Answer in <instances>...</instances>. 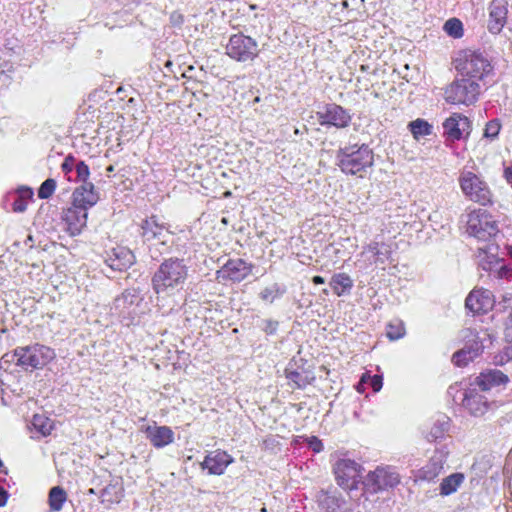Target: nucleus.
<instances>
[{
  "mask_svg": "<svg viewBox=\"0 0 512 512\" xmlns=\"http://www.w3.org/2000/svg\"><path fill=\"white\" fill-rule=\"evenodd\" d=\"M188 276L184 260L169 258L162 262L152 277L154 292L160 295H173L182 288Z\"/></svg>",
  "mask_w": 512,
  "mask_h": 512,
  "instance_id": "obj_1",
  "label": "nucleus"
},
{
  "mask_svg": "<svg viewBox=\"0 0 512 512\" xmlns=\"http://www.w3.org/2000/svg\"><path fill=\"white\" fill-rule=\"evenodd\" d=\"M374 162L372 150L365 144L352 145L340 149L337 153V163L342 172L356 175L371 167Z\"/></svg>",
  "mask_w": 512,
  "mask_h": 512,
  "instance_id": "obj_2",
  "label": "nucleus"
},
{
  "mask_svg": "<svg viewBox=\"0 0 512 512\" xmlns=\"http://www.w3.org/2000/svg\"><path fill=\"white\" fill-rule=\"evenodd\" d=\"M456 61V68L461 75L477 82L483 80L493 71L490 59L479 50H465L460 53Z\"/></svg>",
  "mask_w": 512,
  "mask_h": 512,
  "instance_id": "obj_3",
  "label": "nucleus"
},
{
  "mask_svg": "<svg viewBox=\"0 0 512 512\" xmlns=\"http://www.w3.org/2000/svg\"><path fill=\"white\" fill-rule=\"evenodd\" d=\"M458 183L462 193L468 200L480 205L491 203L492 192L481 175L463 168L459 173Z\"/></svg>",
  "mask_w": 512,
  "mask_h": 512,
  "instance_id": "obj_4",
  "label": "nucleus"
},
{
  "mask_svg": "<svg viewBox=\"0 0 512 512\" xmlns=\"http://www.w3.org/2000/svg\"><path fill=\"white\" fill-rule=\"evenodd\" d=\"M480 95V85L476 80L463 76L454 80L445 89V100L451 104H473Z\"/></svg>",
  "mask_w": 512,
  "mask_h": 512,
  "instance_id": "obj_5",
  "label": "nucleus"
},
{
  "mask_svg": "<svg viewBox=\"0 0 512 512\" xmlns=\"http://www.w3.org/2000/svg\"><path fill=\"white\" fill-rule=\"evenodd\" d=\"M467 217L468 234L479 240L486 241L499 231L496 221L485 210H473Z\"/></svg>",
  "mask_w": 512,
  "mask_h": 512,
  "instance_id": "obj_6",
  "label": "nucleus"
},
{
  "mask_svg": "<svg viewBox=\"0 0 512 512\" xmlns=\"http://www.w3.org/2000/svg\"><path fill=\"white\" fill-rule=\"evenodd\" d=\"M19 354L18 366L25 370L40 369L55 357L51 348L40 344L19 347Z\"/></svg>",
  "mask_w": 512,
  "mask_h": 512,
  "instance_id": "obj_7",
  "label": "nucleus"
},
{
  "mask_svg": "<svg viewBox=\"0 0 512 512\" xmlns=\"http://www.w3.org/2000/svg\"><path fill=\"white\" fill-rule=\"evenodd\" d=\"M226 54L239 62L251 61L258 55V44L242 33L234 34L226 45Z\"/></svg>",
  "mask_w": 512,
  "mask_h": 512,
  "instance_id": "obj_8",
  "label": "nucleus"
},
{
  "mask_svg": "<svg viewBox=\"0 0 512 512\" xmlns=\"http://www.w3.org/2000/svg\"><path fill=\"white\" fill-rule=\"evenodd\" d=\"M142 301L143 297L138 289H126L114 299L110 307L111 314L123 319L133 318Z\"/></svg>",
  "mask_w": 512,
  "mask_h": 512,
  "instance_id": "obj_9",
  "label": "nucleus"
},
{
  "mask_svg": "<svg viewBox=\"0 0 512 512\" xmlns=\"http://www.w3.org/2000/svg\"><path fill=\"white\" fill-rule=\"evenodd\" d=\"M334 474L340 487L345 490L357 488L361 481V466L354 460L342 458L334 464Z\"/></svg>",
  "mask_w": 512,
  "mask_h": 512,
  "instance_id": "obj_10",
  "label": "nucleus"
},
{
  "mask_svg": "<svg viewBox=\"0 0 512 512\" xmlns=\"http://www.w3.org/2000/svg\"><path fill=\"white\" fill-rule=\"evenodd\" d=\"M364 483L370 490L377 492L397 486L400 483V475L393 467H378L368 473Z\"/></svg>",
  "mask_w": 512,
  "mask_h": 512,
  "instance_id": "obj_11",
  "label": "nucleus"
},
{
  "mask_svg": "<svg viewBox=\"0 0 512 512\" xmlns=\"http://www.w3.org/2000/svg\"><path fill=\"white\" fill-rule=\"evenodd\" d=\"M476 386H471L463 393L462 404L475 417H481L488 411L494 410L497 405L489 402L486 397L477 392Z\"/></svg>",
  "mask_w": 512,
  "mask_h": 512,
  "instance_id": "obj_12",
  "label": "nucleus"
},
{
  "mask_svg": "<svg viewBox=\"0 0 512 512\" xmlns=\"http://www.w3.org/2000/svg\"><path fill=\"white\" fill-rule=\"evenodd\" d=\"M321 125H333L337 128H345L351 121L350 113L342 106L328 104L323 111L317 112Z\"/></svg>",
  "mask_w": 512,
  "mask_h": 512,
  "instance_id": "obj_13",
  "label": "nucleus"
},
{
  "mask_svg": "<svg viewBox=\"0 0 512 512\" xmlns=\"http://www.w3.org/2000/svg\"><path fill=\"white\" fill-rule=\"evenodd\" d=\"M140 227L142 230L141 235L145 242L158 240L163 245L167 243V237L170 234L168 226L160 222L156 216L144 219Z\"/></svg>",
  "mask_w": 512,
  "mask_h": 512,
  "instance_id": "obj_14",
  "label": "nucleus"
},
{
  "mask_svg": "<svg viewBox=\"0 0 512 512\" xmlns=\"http://www.w3.org/2000/svg\"><path fill=\"white\" fill-rule=\"evenodd\" d=\"M251 273L249 266L242 259L229 260L218 272L219 281L241 282Z\"/></svg>",
  "mask_w": 512,
  "mask_h": 512,
  "instance_id": "obj_15",
  "label": "nucleus"
},
{
  "mask_svg": "<svg viewBox=\"0 0 512 512\" xmlns=\"http://www.w3.org/2000/svg\"><path fill=\"white\" fill-rule=\"evenodd\" d=\"M370 254L368 260L376 266H384L392 261V246L383 241L373 240L363 247L361 255Z\"/></svg>",
  "mask_w": 512,
  "mask_h": 512,
  "instance_id": "obj_16",
  "label": "nucleus"
},
{
  "mask_svg": "<svg viewBox=\"0 0 512 512\" xmlns=\"http://www.w3.org/2000/svg\"><path fill=\"white\" fill-rule=\"evenodd\" d=\"M234 459L227 452L217 449L209 452L200 466L207 469L211 475H222L226 468L233 463Z\"/></svg>",
  "mask_w": 512,
  "mask_h": 512,
  "instance_id": "obj_17",
  "label": "nucleus"
},
{
  "mask_svg": "<svg viewBox=\"0 0 512 512\" xmlns=\"http://www.w3.org/2000/svg\"><path fill=\"white\" fill-rule=\"evenodd\" d=\"M462 333L465 340V347H468L470 350V359L478 357L484 348L487 347V344L492 343L491 336L486 330L478 332L469 328L465 329Z\"/></svg>",
  "mask_w": 512,
  "mask_h": 512,
  "instance_id": "obj_18",
  "label": "nucleus"
},
{
  "mask_svg": "<svg viewBox=\"0 0 512 512\" xmlns=\"http://www.w3.org/2000/svg\"><path fill=\"white\" fill-rule=\"evenodd\" d=\"M62 221L65 224V230L71 236L78 235L86 226L87 211L72 205L63 211Z\"/></svg>",
  "mask_w": 512,
  "mask_h": 512,
  "instance_id": "obj_19",
  "label": "nucleus"
},
{
  "mask_svg": "<svg viewBox=\"0 0 512 512\" xmlns=\"http://www.w3.org/2000/svg\"><path fill=\"white\" fill-rule=\"evenodd\" d=\"M444 135L450 140H459L470 132V121L467 117L454 113L443 123Z\"/></svg>",
  "mask_w": 512,
  "mask_h": 512,
  "instance_id": "obj_20",
  "label": "nucleus"
},
{
  "mask_svg": "<svg viewBox=\"0 0 512 512\" xmlns=\"http://www.w3.org/2000/svg\"><path fill=\"white\" fill-rule=\"evenodd\" d=\"M507 1L493 0L489 6L488 30L492 34H499L507 20Z\"/></svg>",
  "mask_w": 512,
  "mask_h": 512,
  "instance_id": "obj_21",
  "label": "nucleus"
},
{
  "mask_svg": "<svg viewBox=\"0 0 512 512\" xmlns=\"http://www.w3.org/2000/svg\"><path fill=\"white\" fill-rule=\"evenodd\" d=\"M465 305L473 313H485L493 308L494 299L489 290L475 289L467 296Z\"/></svg>",
  "mask_w": 512,
  "mask_h": 512,
  "instance_id": "obj_22",
  "label": "nucleus"
},
{
  "mask_svg": "<svg viewBox=\"0 0 512 512\" xmlns=\"http://www.w3.org/2000/svg\"><path fill=\"white\" fill-rule=\"evenodd\" d=\"M509 382V377L502 371L490 369L480 373L471 386H476L482 391H489L494 387L505 386Z\"/></svg>",
  "mask_w": 512,
  "mask_h": 512,
  "instance_id": "obj_23",
  "label": "nucleus"
},
{
  "mask_svg": "<svg viewBox=\"0 0 512 512\" xmlns=\"http://www.w3.org/2000/svg\"><path fill=\"white\" fill-rule=\"evenodd\" d=\"M146 438L155 448H163L174 442V432L168 426L147 425L143 427Z\"/></svg>",
  "mask_w": 512,
  "mask_h": 512,
  "instance_id": "obj_24",
  "label": "nucleus"
},
{
  "mask_svg": "<svg viewBox=\"0 0 512 512\" xmlns=\"http://www.w3.org/2000/svg\"><path fill=\"white\" fill-rule=\"evenodd\" d=\"M98 200L99 196L94 189V185L91 182H85L73 192L72 205L87 211L90 207L94 206Z\"/></svg>",
  "mask_w": 512,
  "mask_h": 512,
  "instance_id": "obj_25",
  "label": "nucleus"
},
{
  "mask_svg": "<svg viewBox=\"0 0 512 512\" xmlns=\"http://www.w3.org/2000/svg\"><path fill=\"white\" fill-rule=\"evenodd\" d=\"M499 247L496 244L488 243L477 248L476 258L483 270L492 271L499 265L501 259L498 256Z\"/></svg>",
  "mask_w": 512,
  "mask_h": 512,
  "instance_id": "obj_26",
  "label": "nucleus"
},
{
  "mask_svg": "<svg viewBox=\"0 0 512 512\" xmlns=\"http://www.w3.org/2000/svg\"><path fill=\"white\" fill-rule=\"evenodd\" d=\"M451 428V420L445 414L437 415L425 434L428 442L442 441L448 436Z\"/></svg>",
  "mask_w": 512,
  "mask_h": 512,
  "instance_id": "obj_27",
  "label": "nucleus"
},
{
  "mask_svg": "<svg viewBox=\"0 0 512 512\" xmlns=\"http://www.w3.org/2000/svg\"><path fill=\"white\" fill-rule=\"evenodd\" d=\"M133 253L125 247H117L111 251L106 259L107 265L117 271L129 268L134 263Z\"/></svg>",
  "mask_w": 512,
  "mask_h": 512,
  "instance_id": "obj_28",
  "label": "nucleus"
},
{
  "mask_svg": "<svg viewBox=\"0 0 512 512\" xmlns=\"http://www.w3.org/2000/svg\"><path fill=\"white\" fill-rule=\"evenodd\" d=\"M444 455H434L418 472V478L426 481L434 480L443 470Z\"/></svg>",
  "mask_w": 512,
  "mask_h": 512,
  "instance_id": "obj_29",
  "label": "nucleus"
},
{
  "mask_svg": "<svg viewBox=\"0 0 512 512\" xmlns=\"http://www.w3.org/2000/svg\"><path fill=\"white\" fill-rule=\"evenodd\" d=\"M329 284L333 292L337 296H341L351 290L353 286V280L346 273H338L333 275Z\"/></svg>",
  "mask_w": 512,
  "mask_h": 512,
  "instance_id": "obj_30",
  "label": "nucleus"
},
{
  "mask_svg": "<svg viewBox=\"0 0 512 512\" xmlns=\"http://www.w3.org/2000/svg\"><path fill=\"white\" fill-rule=\"evenodd\" d=\"M10 197L13 198V211L21 213L26 210L29 200L33 197V191L30 188H21Z\"/></svg>",
  "mask_w": 512,
  "mask_h": 512,
  "instance_id": "obj_31",
  "label": "nucleus"
},
{
  "mask_svg": "<svg viewBox=\"0 0 512 512\" xmlns=\"http://www.w3.org/2000/svg\"><path fill=\"white\" fill-rule=\"evenodd\" d=\"M464 481V475L462 473H454L444 478L440 484V494L448 496L457 491L459 486Z\"/></svg>",
  "mask_w": 512,
  "mask_h": 512,
  "instance_id": "obj_32",
  "label": "nucleus"
},
{
  "mask_svg": "<svg viewBox=\"0 0 512 512\" xmlns=\"http://www.w3.org/2000/svg\"><path fill=\"white\" fill-rule=\"evenodd\" d=\"M285 293V285L280 283H272L261 290L259 297L264 302L273 303L276 299L282 297Z\"/></svg>",
  "mask_w": 512,
  "mask_h": 512,
  "instance_id": "obj_33",
  "label": "nucleus"
},
{
  "mask_svg": "<svg viewBox=\"0 0 512 512\" xmlns=\"http://www.w3.org/2000/svg\"><path fill=\"white\" fill-rule=\"evenodd\" d=\"M320 506L329 512H335L336 509L340 508L343 500L338 497L335 493L328 491H321L317 496Z\"/></svg>",
  "mask_w": 512,
  "mask_h": 512,
  "instance_id": "obj_34",
  "label": "nucleus"
},
{
  "mask_svg": "<svg viewBox=\"0 0 512 512\" xmlns=\"http://www.w3.org/2000/svg\"><path fill=\"white\" fill-rule=\"evenodd\" d=\"M31 425L40 436L50 435L53 429V421L43 414H35L31 421Z\"/></svg>",
  "mask_w": 512,
  "mask_h": 512,
  "instance_id": "obj_35",
  "label": "nucleus"
},
{
  "mask_svg": "<svg viewBox=\"0 0 512 512\" xmlns=\"http://www.w3.org/2000/svg\"><path fill=\"white\" fill-rule=\"evenodd\" d=\"M67 500V494L60 486L53 487L49 492L48 502L52 511H60Z\"/></svg>",
  "mask_w": 512,
  "mask_h": 512,
  "instance_id": "obj_36",
  "label": "nucleus"
},
{
  "mask_svg": "<svg viewBox=\"0 0 512 512\" xmlns=\"http://www.w3.org/2000/svg\"><path fill=\"white\" fill-rule=\"evenodd\" d=\"M122 497L123 488L119 484H109L103 489L101 493L102 502L111 504L119 503Z\"/></svg>",
  "mask_w": 512,
  "mask_h": 512,
  "instance_id": "obj_37",
  "label": "nucleus"
},
{
  "mask_svg": "<svg viewBox=\"0 0 512 512\" xmlns=\"http://www.w3.org/2000/svg\"><path fill=\"white\" fill-rule=\"evenodd\" d=\"M408 128L416 140L432 133V125L423 119L411 121L408 124Z\"/></svg>",
  "mask_w": 512,
  "mask_h": 512,
  "instance_id": "obj_38",
  "label": "nucleus"
},
{
  "mask_svg": "<svg viewBox=\"0 0 512 512\" xmlns=\"http://www.w3.org/2000/svg\"><path fill=\"white\" fill-rule=\"evenodd\" d=\"M443 30L447 35L455 39H459L464 35L463 24L458 18L448 19L443 26Z\"/></svg>",
  "mask_w": 512,
  "mask_h": 512,
  "instance_id": "obj_39",
  "label": "nucleus"
},
{
  "mask_svg": "<svg viewBox=\"0 0 512 512\" xmlns=\"http://www.w3.org/2000/svg\"><path fill=\"white\" fill-rule=\"evenodd\" d=\"M386 335L391 340H398L405 335L404 323L400 320H394L387 325Z\"/></svg>",
  "mask_w": 512,
  "mask_h": 512,
  "instance_id": "obj_40",
  "label": "nucleus"
},
{
  "mask_svg": "<svg viewBox=\"0 0 512 512\" xmlns=\"http://www.w3.org/2000/svg\"><path fill=\"white\" fill-rule=\"evenodd\" d=\"M286 378L295 384L296 388H304L308 383L306 376L295 370L286 369Z\"/></svg>",
  "mask_w": 512,
  "mask_h": 512,
  "instance_id": "obj_41",
  "label": "nucleus"
},
{
  "mask_svg": "<svg viewBox=\"0 0 512 512\" xmlns=\"http://www.w3.org/2000/svg\"><path fill=\"white\" fill-rule=\"evenodd\" d=\"M55 189H56V181L52 178H49L41 184V186L38 190V197L40 199H48L49 197L52 196Z\"/></svg>",
  "mask_w": 512,
  "mask_h": 512,
  "instance_id": "obj_42",
  "label": "nucleus"
},
{
  "mask_svg": "<svg viewBox=\"0 0 512 512\" xmlns=\"http://www.w3.org/2000/svg\"><path fill=\"white\" fill-rule=\"evenodd\" d=\"M470 350L468 347H463L461 350L455 352L452 357V361L455 365L461 367L466 366L469 362L474 359H470Z\"/></svg>",
  "mask_w": 512,
  "mask_h": 512,
  "instance_id": "obj_43",
  "label": "nucleus"
},
{
  "mask_svg": "<svg viewBox=\"0 0 512 512\" xmlns=\"http://www.w3.org/2000/svg\"><path fill=\"white\" fill-rule=\"evenodd\" d=\"M19 357V348L15 349L13 352L4 354L0 359V368L3 370H8L12 363L18 365Z\"/></svg>",
  "mask_w": 512,
  "mask_h": 512,
  "instance_id": "obj_44",
  "label": "nucleus"
},
{
  "mask_svg": "<svg viewBox=\"0 0 512 512\" xmlns=\"http://www.w3.org/2000/svg\"><path fill=\"white\" fill-rule=\"evenodd\" d=\"M501 125L497 120H492L486 124L484 130V137L488 139H495L500 132Z\"/></svg>",
  "mask_w": 512,
  "mask_h": 512,
  "instance_id": "obj_45",
  "label": "nucleus"
},
{
  "mask_svg": "<svg viewBox=\"0 0 512 512\" xmlns=\"http://www.w3.org/2000/svg\"><path fill=\"white\" fill-rule=\"evenodd\" d=\"M77 180L82 181L83 183L87 182V179L90 175L89 167L83 162L80 161L75 165Z\"/></svg>",
  "mask_w": 512,
  "mask_h": 512,
  "instance_id": "obj_46",
  "label": "nucleus"
},
{
  "mask_svg": "<svg viewBox=\"0 0 512 512\" xmlns=\"http://www.w3.org/2000/svg\"><path fill=\"white\" fill-rule=\"evenodd\" d=\"M491 272H495L496 276L501 279H509L512 277V270L508 266L501 264V262Z\"/></svg>",
  "mask_w": 512,
  "mask_h": 512,
  "instance_id": "obj_47",
  "label": "nucleus"
},
{
  "mask_svg": "<svg viewBox=\"0 0 512 512\" xmlns=\"http://www.w3.org/2000/svg\"><path fill=\"white\" fill-rule=\"evenodd\" d=\"M75 159L72 156H67L61 165V169L65 174L70 173L74 169Z\"/></svg>",
  "mask_w": 512,
  "mask_h": 512,
  "instance_id": "obj_48",
  "label": "nucleus"
},
{
  "mask_svg": "<svg viewBox=\"0 0 512 512\" xmlns=\"http://www.w3.org/2000/svg\"><path fill=\"white\" fill-rule=\"evenodd\" d=\"M371 387L375 392H378L382 388V377L379 375L368 376Z\"/></svg>",
  "mask_w": 512,
  "mask_h": 512,
  "instance_id": "obj_49",
  "label": "nucleus"
},
{
  "mask_svg": "<svg viewBox=\"0 0 512 512\" xmlns=\"http://www.w3.org/2000/svg\"><path fill=\"white\" fill-rule=\"evenodd\" d=\"M503 176L505 180L511 185L512 187V168L511 167H505Z\"/></svg>",
  "mask_w": 512,
  "mask_h": 512,
  "instance_id": "obj_50",
  "label": "nucleus"
},
{
  "mask_svg": "<svg viewBox=\"0 0 512 512\" xmlns=\"http://www.w3.org/2000/svg\"><path fill=\"white\" fill-rule=\"evenodd\" d=\"M504 354L507 357V361L512 360V340L509 341L508 345L505 347Z\"/></svg>",
  "mask_w": 512,
  "mask_h": 512,
  "instance_id": "obj_51",
  "label": "nucleus"
},
{
  "mask_svg": "<svg viewBox=\"0 0 512 512\" xmlns=\"http://www.w3.org/2000/svg\"><path fill=\"white\" fill-rule=\"evenodd\" d=\"M8 494L7 492L0 488V506H4L7 502Z\"/></svg>",
  "mask_w": 512,
  "mask_h": 512,
  "instance_id": "obj_52",
  "label": "nucleus"
},
{
  "mask_svg": "<svg viewBox=\"0 0 512 512\" xmlns=\"http://www.w3.org/2000/svg\"><path fill=\"white\" fill-rule=\"evenodd\" d=\"M312 281L314 284H323L325 282L324 278L321 276H314Z\"/></svg>",
  "mask_w": 512,
  "mask_h": 512,
  "instance_id": "obj_53",
  "label": "nucleus"
},
{
  "mask_svg": "<svg viewBox=\"0 0 512 512\" xmlns=\"http://www.w3.org/2000/svg\"><path fill=\"white\" fill-rule=\"evenodd\" d=\"M268 329H269L270 332H273L276 329V323L269 322L268 323V327L266 328V330L268 331Z\"/></svg>",
  "mask_w": 512,
  "mask_h": 512,
  "instance_id": "obj_54",
  "label": "nucleus"
},
{
  "mask_svg": "<svg viewBox=\"0 0 512 512\" xmlns=\"http://www.w3.org/2000/svg\"><path fill=\"white\" fill-rule=\"evenodd\" d=\"M321 447H322V444L320 441H317V444L315 445V447L313 448L314 451H320L321 450Z\"/></svg>",
  "mask_w": 512,
  "mask_h": 512,
  "instance_id": "obj_55",
  "label": "nucleus"
},
{
  "mask_svg": "<svg viewBox=\"0 0 512 512\" xmlns=\"http://www.w3.org/2000/svg\"><path fill=\"white\" fill-rule=\"evenodd\" d=\"M496 363L498 364H503V356H501V359L500 360H497Z\"/></svg>",
  "mask_w": 512,
  "mask_h": 512,
  "instance_id": "obj_56",
  "label": "nucleus"
},
{
  "mask_svg": "<svg viewBox=\"0 0 512 512\" xmlns=\"http://www.w3.org/2000/svg\"><path fill=\"white\" fill-rule=\"evenodd\" d=\"M361 380L362 382H366V376H363Z\"/></svg>",
  "mask_w": 512,
  "mask_h": 512,
  "instance_id": "obj_57",
  "label": "nucleus"
},
{
  "mask_svg": "<svg viewBox=\"0 0 512 512\" xmlns=\"http://www.w3.org/2000/svg\"><path fill=\"white\" fill-rule=\"evenodd\" d=\"M261 512H266V508H265V507H263V508L261 509Z\"/></svg>",
  "mask_w": 512,
  "mask_h": 512,
  "instance_id": "obj_58",
  "label": "nucleus"
}]
</instances>
